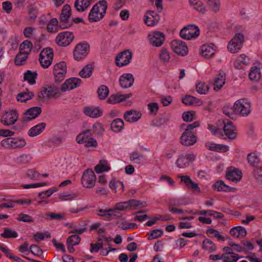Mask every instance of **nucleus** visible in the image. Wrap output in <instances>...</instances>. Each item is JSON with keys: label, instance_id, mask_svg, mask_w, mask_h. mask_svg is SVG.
Wrapping results in <instances>:
<instances>
[{"label": "nucleus", "instance_id": "nucleus-1", "mask_svg": "<svg viewBox=\"0 0 262 262\" xmlns=\"http://www.w3.org/2000/svg\"><path fill=\"white\" fill-rule=\"evenodd\" d=\"M107 8V2L105 0H101L94 5L91 9L88 15L90 22H97L101 20L106 14Z\"/></svg>", "mask_w": 262, "mask_h": 262}, {"label": "nucleus", "instance_id": "nucleus-2", "mask_svg": "<svg viewBox=\"0 0 262 262\" xmlns=\"http://www.w3.org/2000/svg\"><path fill=\"white\" fill-rule=\"evenodd\" d=\"M235 113L241 116H248L251 112V103L246 99L237 100L233 105Z\"/></svg>", "mask_w": 262, "mask_h": 262}, {"label": "nucleus", "instance_id": "nucleus-3", "mask_svg": "<svg viewBox=\"0 0 262 262\" xmlns=\"http://www.w3.org/2000/svg\"><path fill=\"white\" fill-rule=\"evenodd\" d=\"M60 90L55 85H48L38 93L37 98L38 99L45 102L49 98H55L59 96Z\"/></svg>", "mask_w": 262, "mask_h": 262}, {"label": "nucleus", "instance_id": "nucleus-4", "mask_svg": "<svg viewBox=\"0 0 262 262\" xmlns=\"http://www.w3.org/2000/svg\"><path fill=\"white\" fill-rule=\"evenodd\" d=\"M90 51V46L88 43H78L73 50V56L75 60L80 61L84 59Z\"/></svg>", "mask_w": 262, "mask_h": 262}, {"label": "nucleus", "instance_id": "nucleus-5", "mask_svg": "<svg viewBox=\"0 0 262 262\" xmlns=\"http://www.w3.org/2000/svg\"><path fill=\"white\" fill-rule=\"evenodd\" d=\"M53 55V50L50 48H45L40 52L39 61L43 68H48L51 64Z\"/></svg>", "mask_w": 262, "mask_h": 262}, {"label": "nucleus", "instance_id": "nucleus-6", "mask_svg": "<svg viewBox=\"0 0 262 262\" xmlns=\"http://www.w3.org/2000/svg\"><path fill=\"white\" fill-rule=\"evenodd\" d=\"M71 15V8L70 5H65L63 6L60 16V27L62 29L69 28L73 25V22L70 21V18Z\"/></svg>", "mask_w": 262, "mask_h": 262}, {"label": "nucleus", "instance_id": "nucleus-7", "mask_svg": "<svg viewBox=\"0 0 262 262\" xmlns=\"http://www.w3.org/2000/svg\"><path fill=\"white\" fill-rule=\"evenodd\" d=\"M244 40V37L243 34L240 33L235 34L228 43L227 46L228 51L232 53L237 52L242 48Z\"/></svg>", "mask_w": 262, "mask_h": 262}, {"label": "nucleus", "instance_id": "nucleus-8", "mask_svg": "<svg viewBox=\"0 0 262 262\" xmlns=\"http://www.w3.org/2000/svg\"><path fill=\"white\" fill-rule=\"evenodd\" d=\"M200 30L199 28L194 25H190L183 28L180 32V36L185 39L190 40L199 36Z\"/></svg>", "mask_w": 262, "mask_h": 262}, {"label": "nucleus", "instance_id": "nucleus-9", "mask_svg": "<svg viewBox=\"0 0 262 262\" xmlns=\"http://www.w3.org/2000/svg\"><path fill=\"white\" fill-rule=\"evenodd\" d=\"M67 73V64L64 61L56 63L53 67V74L56 82H61L65 78Z\"/></svg>", "mask_w": 262, "mask_h": 262}, {"label": "nucleus", "instance_id": "nucleus-10", "mask_svg": "<svg viewBox=\"0 0 262 262\" xmlns=\"http://www.w3.org/2000/svg\"><path fill=\"white\" fill-rule=\"evenodd\" d=\"M18 119V113L16 110H9L2 116L1 122L5 126H9L14 124Z\"/></svg>", "mask_w": 262, "mask_h": 262}, {"label": "nucleus", "instance_id": "nucleus-11", "mask_svg": "<svg viewBox=\"0 0 262 262\" xmlns=\"http://www.w3.org/2000/svg\"><path fill=\"white\" fill-rule=\"evenodd\" d=\"M96 176L92 169H88L84 171L81 178L83 186L86 188H92L95 186Z\"/></svg>", "mask_w": 262, "mask_h": 262}, {"label": "nucleus", "instance_id": "nucleus-12", "mask_svg": "<svg viewBox=\"0 0 262 262\" xmlns=\"http://www.w3.org/2000/svg\"><path fill=\"white\" fill-rule=\"evenodd\" d=\"M74 36L72 32L64 31L59 33L56 37L57 44L61 47L69 46L73 40Z\"/></svg>", "mask_w": 262, "mask_h": 262}, {"label": "nucleus", "instance_id": "nucleus-13", "mask_svg": "<svg viewBox=\"0 0 262 262\" xmlns=\"http://www.w3.org/2000/svg\"><path fill=\"white\" fill-rule=\"evenodd\" d=\"M132 58V52L130 50H125L119 53L116 58V63L118 67H121L127 65Z\"/></svg>", "mask_w": 262, "mask_h": 262}, {"label": "nucleus", "instance_id": "nucleus-14", "mask_svg": "<svg viewBox=\"0 0 262 262\" xmlns=\"http://www.w3.org/2000/svg\"><path fill=\"white\" fill-rule=\"evenodd\" d=\"M171 47L176 54L182 56L188 53V48L186 43L182 40L176 39L171 42Z\"/></svg>", "mask_w": 262, "mask_h": 262}, {"label": "nucleus", "instance_id": "nucleus-15", "mask_svg": "<svg viewBox=\"0 0 262 262\" xmlns=\"http://www.w3.org/2000/svg\"><path fill=\"white\" fill-rule=\"evenodd\" d=\"M195 158V156L192 154L181 155L177 159L176 164L180 168H185L194 160Z\"/></svg>", "mask_w": 262, "mask_h": 262}, {"label": "nucleus", "instance_id": "nucleus-16", "mask_svg": "<svg viewBox=\"0 0 262 262\" xmlns=\"http://www.w3.org/2000/svg\"><path fill=\"white\" fill-rule=\"evenodd\" d=\"M41 113V107L38 106L31 107L24 113V116L20 120L23 122L30 121L36 118Z\"/></svg>", "mask_w": 262, "mask_h": 262}, {"label": "nucleus", "instance_id": "nucleus-17", "mask_svg": "<svg viewBox=\"0 0 262 262\" xmlns=\"http://www.w3.org/2000/svg\"><path fill=\"white\" fill-rule=\"evenodd\" d=\"M178 178L181 179V181L184 183L187 188L195 192L200 193L201 192V189L198 184L193 181L189 176L187 175H179Z\"/></svg>", "mask_w": 262, "mask_h": 262}, {"label": "nucleus", "instance_id": "nucleus-18", "mask_svg": "<svg viewBox=\"0 0 262 262\" xmlns=\"http://www.w3.org/2000/svg\"><path fill=\"white\" fill-rule=\"evenodd\" d=\"M224 128L223 130L225 135L230 139L233 140L237 136L235 127L233 125L232 122L224 120H223Z\"/></svg>", "mask_w": 262, "mask_h": 262}, {"label": "nucleus", "instance_id": "nucleus-19", "mask_svg": "<svg viewBox=\"0 0 262 262\" xmlns=\"http://www.w3.org/2000/svg\"><path fill=\"white\" fill-rule=\"evenodd\" d=\"M180 142L185 146H190L196 142V137L193 133L184 132L180 137Z\"/></svg>", "mask_w": 262, "mask_h": 262}, {"label": "nucleus", "instance_id": "nucleus-20", "mask_svg": "<svg viewBox=\"0 0 262 262\" xmlns=\"http://www.w3.org/2000/svg\"><path fill=\"white\" fill-rule=\"evenodd\" d=\"M150 43L154 47H160L165 40L164 34L161 32H156L148 35Z\"/></svg>", "mask_w": 262, "mask_h": 262}, {"label": "nucleus", "instance_id": "nucleus-21", "mask_svg": "<svg viewBox=\"0 0 262 262\" xmlns=\"http://www.w3.org/2000/svg\"><path fill=\"white\" fill-rule=\"evenodd\" d=\"M81 80L79 78L73 77L66 80L61 85V90L66 92L68 90H72L80 85Z\"/></svg>", "mask_w": 262, "mask_h": 262}, {"label": "nucleus", "instance_id": "nucleus-22", "mask_svg": "<svg viewBox=\"0 0 262 262\" xmlns=\"http://www.w3.org/2000/svg\"><path fill=\"white\" fill-rule=\"evenodd\" d=\"M160 20V16L156 12L148 11L145 16L144 21L148 26H154Z\"/></svg>", "mask_w": 262, "mask_h": 262}, {"label": "nucleus", "instance_id": "nucleus-23", "mask_svg": "<svg viewBox=\"0 0 262 262\" xmlns=\"http://www.w3.org/2000/svg\"><path fill=\"white\" fill-rule=\"evenodd\" d=\"M242 177V172L238 168L231 167L226 174L227 179L232 182H239Z\"/></svg>", "mask_w": 262, "mask_h": 262}, {"label": "nucleus", "instance_id": "nucleus-24", "mask_svg": "<svg viewBox=\"0 0 262 262\" xmlns=\"http://www.w3.org/2000/svg\"><path fill=\"white\" fill-rule=\"evenodd\" d=\"M134 82L133 75L130 73H126L120 76L119 83L120 86L124 89L130 88Z\"/></svg>", "mask_w": 262, "mask_h": 262}, {"label": "nucleus", "instance_id": "nucleus-25", "mask_svg": "<svg viewBox=\"0 0 262 262\" xmlns=\"http://www.w3.org/2000/svg\"><path fill=\"white\" fill-rule=\"evenodd\" d=\"M142 114L137 111L130 110L124 114V119L129 123H133L138 121L141 117Z\"/></svg>", "mask_w": 262, "mask_h": 262}, {"label": "nucleus", "instance_id": "nucleus-26", "mask_svg": "<svg viewBox=\"0 0 262 262\" xmlns=\"http://www.w3.org/2000/svg\"><path fill=\"white\" fill-rule=\"evenodd\" d=\"M84 114L91 118H98L101 116L102 111L99 107L91 106H85L83 108Z\"/></svg>", "mask_w": 262, "mask_h": 262}, {"label": "nucleus", "instance_id": "nucleus-27", "mask_svg": "<svg viewBox=\"0 0 262 262\" xmlns=\"http://www.w3.org/2000/svg\"><path fill=\"white\" fill-rule=\"evenodd\" d=\"M226 74L224 72L221 71L219 72L217 77L214 80V90L218 91L222 89L225 83Z\"/></svg>", "mask_w": 262, "mask_h": 262}, {"label": "nucleus", "instance_id": "nucleus-28", "mask_svg": "<svg viewBox=\"0 0 262 262\" xmlns=\"http://www.w3.org/2000/svg\"><path fill=\"white\" fill-rule=\"evenodd\" d=\"M212 188L214 190H216L217 191L230 192L234 191L235 190V188H231L228 185H226L222 180L216 181L212 185Z\"/></svg>", "mask_w": 262, "mask_h": 262}, {"label": "nucleus", "instance_id": "nucleus-29", "mask_svg": "<svg viewBox=\"0 0 262 262\" xmlns=\"http://www.w3.org/2000/svg\"><path fill=\"white\" fill-rule=\"evenodd\" d=\"M215 48L212 43L203 45L201 48L202 56L207 58L212 57L215 53Z\"/></svg>", "mask_w": 262, "mask_h": 262}, {"label": "nucleus", "instance_id": "nucleus-30", "mask_svg": "<svg viewBox=\"0 0 262 262\" xmlns=\"http://www.w3.org/2000/svg\"><path fill=\"white\" fill-rule=\"evenodd\" d=\"M95 0H76L74 6L78 12L85 11Z\"/></svg>", "mask_w": 262, "mask_h": 262}, {"label": "nucleus", "instance_id": "nucleus-31", "mask_svg": "<svg viewBox=\"0 0 262 262\" xmlns=\"http://www.w3.org/2000/svg\"><path fill=\"white\" fill-rule=\"evenodd\" d=\"M46 124L44 122L40 123L31 127L28 131V135L30 137H35L40 134L44 130Z\"/></svg>", "mask_w": 262, "mask_h": 262}, {"label": "nucleus", "instance_id": "nucleus-32", "mask_svg": "<svg viewBox=\"0 0 262 262\" xmlns=\"http://www.w3.org/2000/svg\"><path fill=\"white\" fill-rule=\"evenodd\" d=\"M230 234L231 236L236 238H241L246 236L247 232L245 228L242 226H237L231 229Z\"/></svg>", "mask_w": 262, "mask_h": 262}, {"label": "nucleus", "instance_id": "nucleus-33", "mask_svg": "<svg viewBox=\"0 0 262 262\" xmlns=\"http://www.w3.org/2000/svg\"><path fill=\"white\" fill-rule=\"evenodd\" d=\"M94 71V64L89 63L85 66L79 72V75L82 78H88L90 77Z\"/></svg>", "mask_w": 262, "mask_h": 262}, {"label": "nucleus", "instance_id": "nucleus-34", "mask_svg": "<svg viewBox=\"0 0 262 262\" xmlns=\"http://www.w3.org/2000/svg\"><path fill=\"white\" fill-rule=\"evenodd\" d=\"M190 5L198 12L204 14L206 12V8L204 4L200 0H189Z\"/></svg>", "mask_w": 262, "mask_h": 262}, {"label": "nucleus", "instance_id": "nucleus-35", "mask_svg": "<svg viewBox=\"0 0 262 262\" xmlns=\"http://www.w3.org/2000/svg\"><path fill=\"white\" fill-rule=\"evenodd\" d=\"M250 79L252 81L257 82L261 78L260 70L257 67H253L251 68L249 74Z\"/></svg>", "mask_w": 262, "mask_h": 262}, {"label": "nucleus", "instance_id": "nucleus-36", "mask_svg": "<svg viewBox=\"0 0 262 262\" xmlns=\"http://www.w3.org/2000/svg\"><path fill=\"white\" fill-rule=\"evenodd\" d=\"M95 171L97 173H100L104 171H107L110 169V167L108 164L107 161L106 160H101L99 161L94 168Z\"/></svg>", "mask_w": 262, "mask_h": 262}, {"label": "nucleus", "instance_id": "nucleus-37", "mask_svg": "<svg viewBox=\"0 0 262 262\" xmlns=\"http://www.w3.org/2000/svg\"><path fill=\"white\" fill-rule=\"evenodd\" d=\"M202 248L204 250L210 253L214 252L216 249L215 244L209 239H205L203 241Z\"/></svg>", "mask_w": 262, "mask_h": 262}, {"label": "nucleus", "instance_id": "nucleus-38", "mask_svg": "<svg viewBox=\"0 0 262 262\" xmlns=\"http://www.w3.org/2000/svg\"><path fill=\"white\" fill-rule=\"evenodd\" d=\"M124 126L123 121L120 118H117L114 120L111 124V129L116 133H119L122 130Z\"/></svg>", "mask_w": 262, "mask_h": 262}, {"label": "nucleus", "instance_id": "nucleus-39", "mask_svg": "<svg viewBox=\"0 0 262 262\" xmlns=\"http://www.w3.org/2000/svg\"><path fill=\"white\" fill-rule=\"evenodd\" d=\"M247 160L250 166L254 168L258 166L260 159L255 153H250L247 155Z\"/></svg>", "mask_w": 262, "mask_h": 262}, {"label": "nucleus", "instance_id": "nucleus-40", "mask_svg": "<svg viewBox=\"0 0 262 262\" xmlns=\"http://www.w3.org/2000/svg\"><path fill=\"white\" fill-rule=\"evenodd\" d=\"M182 102L188 105H200L202 104V102L200 99L190 95H186L183 98Z\"/></svg>", "mask_w": 262, "mask_h": 262}, {"label": "nucleus", "instance_id": "nucleus-41", "mask_svg": "<svg viewBox=\"0 0 262 262\" xmlns=\"http://www.w3.org/2000/svg\"><path fill=\"white\" fill-rule=\"evenodd\" d=\"M118 210L115 208L114 209H99V211L100 213H105V214H101L102 217H104L106 219H110L113 215L116 216L117 217L121 216V214L118 212Z\"/></svg>", "mask_w": 262, "mask_h": 262}, {"label": "nucleus", "instance_id": "nucleus-42", "mask_svg": "<svg viewBox=\"0 0 262 262\" xmlns=\"http://www.w3.org/2000/svg\"><path fill=\"white\" fill-rule=\"evenodd\" d=\"M209 9L212 12L216 13L220 10L221 6L220 0H206Z\"/></svg>", "mask_w": 262, "mask_h": 262}, {"label": "nucleus", "instance_id": "nucleus-43", "mask_svg": "<svg viewBox=\"0 0 262 262\" xmlns=\"http://www.w3.org/2000/svg\"><path fill=\"white\" fill-rule=\"evenodd\" d=\"M34 96V93L32 92L27 90L26 92L19 93L17 96V100L18 101L25 102L28 100L31 99Z\"/></svg>", "mask_w": 262, "mask_h": 262}, {"label": "nucleus", "instance_id": "nucleus-44", "mask_svg": "<svg viewBox=\"0 0 262 262\" xmlns=\"http://www.w3.org/2000/svg\"><path fill=\"white\" fill-rule=\"evenodd\" d=\"M32 48V43L29 40L24 41L19 46V52L30 54Z\"/></svg>", "mask_w": 262, "mask_h": 262}, {"label": "nucleus", "instance_id": "nucleus-45", "mask_svg": "<svg viewBox=\"0 0 262 262\" xmlns=\"http://www.w3.org/2000/svg\"><path fill=\"white\" fill-rule=\"evenodd\" d=\"M37 73L32 72L31 71H27L24 74V80L27 81L29 84H34L35 83V79L37 77Z\"/></svg>", "mask_w": 262, "mask_h": 262}, {"label": "nucleus", "instance_id": "nucleus-46", "mask_svg": "<svg viewBox=\"0 0 262 262\" xmlns=\"http://www.w3.org/2000/svg\"><path fill=\"white\" fill-rule=\"evenodd\" d=\"M29 54L20 52L17 54L15 59V63L16 65L21 66L24 64L28 57Z\"/></svg>", "mask_w": 262, "mask_h": 262}, {"label": "nucleus", "instance_id": "nucleus-47", "mask_svg": "<svg viewBox=\"0 0 262 262\" xmlns=\"http://www.w3.org/2000/svg\"><path fill=\"white\" fill-rule=\"evenodd\" d=\"M14 137H8L3 139L0 145L6 149H13V144L14 143Z\"/></svg>", "mask_w": 262, "mask_h": 262}, {"label": "nucleus", "instance_id": "nucleus-48", "mask_svg": "<svg viewBox=\"0 0 262 262\" xmlns=\"http://www.w3.org/2000/svg\"><path fill=\"white\" fill-rule=\"evenodd\" d=\"M110 188L116 192V189L117 188L120 187L122 191H124V186L122 182L118 181L115 179H113L109 183Z\"/></svg>", "mask_w": 262, "mask_h": 262}, {"label": "nucleus", "instance_id": "nucleus-49", "mask_svg": "<svg viewBox=\"0 0 262 262\" xmlns=\"http://www.w3.org/2000/svg\"><path fill=\"white\" fill-rule=\"evenodd\" d=\"M108 93V88L105 85H101L97 90L98 97L101 100L105 99L107 97Z\"/></svg>", "mask_w": 262, "mask_h": 262}, {"label": "nucleus", "instance_id": "nucleus-50", "mask_svg": "<svg viewBox=\"0 0 262 262\" xmlns=\"http://www.w3.org/2000/svg\"><path fill=\"white\" fill-rule=\"evenodd\" d=\"M1 236L5 238H16L18 236L17 233L8 228H4V232L1 234Z\"/></svg>", "mask_w": 262, "mask_h": 262}, {"label": "nucleus", "instance_id": "nucleus-51", "mask_svg": "<svg viewBox=\"0 0 262 262\" xmlns=\"http://www.w3.org/2000/svg\"><path fill=\"white\" fill-rule=\"evenodd\" d=\"M128 205V208H131L132 209H136L138 207H145L146 206V203L144 202H141L136 200H130L127 201Z\"/></svg>", "mask_w": 262, "mask_h": 262}, {"label": "nucleus", "instance_id": "nucleus-52", "mask_svg": "<svg viewBox=\"0 0 262 262\" xmlns=\"http://www.w3.org/2000/svg\"><path fill=\"white\" fill-rule=\"evenodd\" d=\"M195 88L196 92L201 95L206 94L209 89L208 85L203 82H199L196 84Z\"/></svg>", "mask_w": 262, "mask_h": 262}, {"label": "nucleus", "instance_id": "nucleus-53", "mask_svg": "<svg viewBox=\"0 0 262 262\" xmlns=\"http://www.w3.org/2000/svg\"><path fill=\"white\" fill-rule=\"evenodd\" d=\"M92 136V132L90 129L85 130L79 134L76 137V141L79 144H81L85 139Z\"/></svg>", "mask_w": 262, "mask_h": 262}, {"label": "nucleus", "instance_id": "nucleus-54", "mask_svg": "<svg viewBox=\"0 0 262 262\" xmlns=\"http://www.w3.org/2000/svg\"><path fill=\"white\" fill-rule=\"evenodd\" d=\"M28 12L30 14L29 18V21L30 23H34L35 19L37 17V9L36 7L31 6L29 7Z\"/></svg>", "mask_w": 262, "mask_h": 262}, {"label": "nucleus", "instance_id": "nucleus-55", "mask_svg": "<svg viewBox=\"0 0 262 262\" xmlns=\"http://www.w3.org/2000/svg\"><path fill=\"white\" fill-rule=\"evenodd\" d=\"M58 21L56 18L51 19L50 21L47 24V30L50 33H55L56 32L55 27L57 25Z\"/></svg>", "mask_w": 262, "mask_h": 262}, {"label": "nucleus", "instance_id": "nucleus-56", "mask_svg": "<svg viewBox=\"0 0 262 262\" xmlns=\"http://www.w3.org/2000/svg\"><path fill=\"white\" fill-rule=\"evenodd\" d=\"M14 143L13 144V149L21 148L26 146V142L21 138L14 137Z\"/></svg>", "mask_w": 262, "mask_h": 262}, {"label": "nucleus", "instance_id": "nucleus-57", "mask_svg": "<svg viewBox=\"0 0 262 262\" xmlns=\"http://www.w3.org/2000/svg\"><path fill=\"white\" fill-rule=\"evenodd\" d=\"M18 221L31 223L34 222V219L30 215L20 213L17 219Z\"/></svg>", "mask_w": 262, "mask_h": 262}, {"label": "nucleus", "instance_id": "nucleus-58", "mask_svg": "<svg viewBox=\"0 0 262 262\" xmlns=\"http://www.w3.org/2000/svg\"><path fill=\"white\" fill-rule=\"evenodd\" d=\"M46 215L50 217L52 220L61 221L64 219L65 215L64 213H55L53 212H47Z\"/></svg>", "mask_w": 262, "mask_h": 262}, {"label": "nucleus", "instance_id": "nucleus-59", "mask_svg": "<svg viewBox=\"0 0 262 262\" xmlns=\"http://www.w3.org/2000/svg\"><path fill=\"white\" fill-rule=\"evenodd\" d=\"M81 238L80 237L76 234H73L70 236L67 241V244H69L72 245H77L80 242Z\"/></svg>", "mask_w": 262, "mask_h": 262}, {"label": "nucleus", "instance_id": "nucleus-60", "mask_svg": "<svg viewBox=\"0 0 262 262\" xmlns=\"http://www.w3.org/2000/svg\"><path fill=\"white\" fill-rule=\"evenodd\" d=\"M130 159L137 163H140L144 159V156L138 151H135L130 156Z\"/></svg>", "mask_w": 262, "mask_h": 262}, {"label": "nucleus", "instance_id": "nucleus-61", "mask_svg": "<svg viewBox=\"0 0 262 262\" xmlns=\"http://www.w3.org/2000/svg\"><path fill=\"white\" fill-rule=\"evenodd\" d=\"M160 58L163 62H167L170 59L169 53L166 49L162 48L159 54Z\"/></svg>", "mask_w": 262, "mask_h": 262}, {"label": "nucleus", "instance_id": "nucleus-62", "mask_svg": "<svg viewBox=\"0 0 262 262\" xmlns=\"http://www.w3.org/2000/svg\"><path fill=\"white\" fill-rule=\"evenodd\" d=\"M200 126V122L195 121L192 124H184L182 127L185 129V132L193 133L192 130Z\"/></svg>", "mask_w": 262, "mask_h": 262}, {"label": "nucleus", "instance_id": "nucleus-63", "mask_svg": "<svg viewBox=\"0 0 262 262\" xmlns=\"http://www.w3.org/2000/svg\"><path fill=\"white\" fill-rule=\"evenodd\" d=\"M194 113L192 111L184 112L182 115V118L185 122H191L194 119Z\"/></svg>", "mask_w": 262, "mask_h": 262}, {"label": "nucleus", "instance_id": "nucleus-64", "mask_svg": "<svg viewBox=\"0 0 262 262\" xmlns=\"http://www.w3.org/2000/svg\"><path fill=\"white\" fill-rule=\"evenodd\" d=\"M31 159L32 157L30 155H22L17 158V161L19 163L27 164Z\"/></svg>", "mask_w": 262, "mask_h": 262}]
</instances>
